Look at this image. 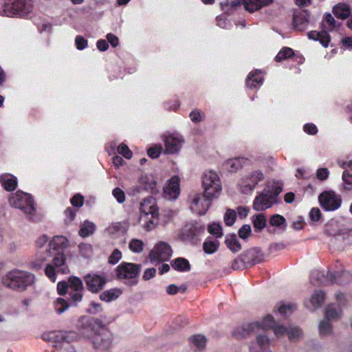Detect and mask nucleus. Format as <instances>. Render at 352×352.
<instances>
[{
    "instance_id": "1",
    "label": "nucleus",
    "mask_w": 352,
    "mask_h": 352,
    "mask_svg": "<svg viewBox=\"0 0 352 352\" xmlns=\"http://www.w3.org/2000/svg\"><path fill=\"white\" fill-rule=\"evenodd\" d=\"M68 246V240L63 236H56L47 244L45 253L40 251L35 261L31 263L32 267L38 270L42 264L50 257H53L52 265L56 267L57 272L67 274L69 268L65 263L66 257L64 250Z\"/></svg>"
},
{
    "instance_id": "2",
    "label": "nucleus",
    "mask_w": 352,
    "mask_h": 352,
    "mask_svg": "<svg viewBox=\"0 0 352 352\" xmlns=\"http://www.w3.org/2000/svg\"><path fill=\"white\" fill-rule=\"evenodd\" d=\"M35 280V276L33 274L19 270H13L8 272L3 278V284L16 291H24L28 287L32 285Z\"/></svg>"
},
{
    "instance_id": "3",
    "label": "nucleus",
    "mask_w": 352,
    "mask_h": 352,
    "mask_svg": "<svg viewBox=\"0 0 352 352\" xmlns=\"http://www.w3.org/2000/svg\"><path fill=\"white\" fill-rule=\"evenodd\" d=\"M351 280V274L346 271H336L325 276L322 272L315 270L311 272L310 276V280L314 285H325L328 283L344 285L349 283Z\"/></svg>"
},
{
    "instance_id": "4",
    "label": "nucleus",
    "mask_w": 352,
    "mask_h": 352,
    "mask_svg": "<svg viewBox=\"0 0 352 352\" xmlns=\"http://www.w3.org/2000/svg\"><path fill=\"white\" fill-rule=\"evenodd\" d=\"M141 265L132 263L122 262L115 270L117 279L127 285H135L138 282Z\"/></svg>"
},
{
    "instance_id": "5",
    "label": "nucleus",
    "mask_w": 352,
    "mask_h": 352,
    "mask_svg": "<svg viewBox=\"0 0 352 352\" xmlns=\"http://www.w3.org/2000/svg\"><path fill=\"white\" fill-rule=\"evenodd\" d=\"M244 330L246 333H243V337L251 332L256 333L255 341L252 342L250 345V352H272L269 350L270 338L265 332H261L263 329L258 322L248 324Z\"/></svg>"
},
{
    "instance_id": "6",
    "label": "nucleus",
    "mask_w": 352,
    "mask_h": 352,
    "mask_svg": "<svg viewBox=\"0 0 352 352\" xmlns=\"http://www.w3.org/2000/svg\"><path fill=\"white\" fill-rule=\"evenodd\" d=\"M2 13L8 16H25L33 10L32 0H4Z\"/></svg>"
},
{
    "instance_id": "7",
    "label": "nucleus",
    "mask_w": 352,
    "mask_h": 352,
    "mask_svg": "<svg viewBox=\"0 0 352 352\" xmlns=\"http://www.w3.org/2000/svg\"><path fill=\"white\" fill-rule=\"evenodd\" d=\"M9 202L11 206L19 209L25 214L30 216V219L35 212L34 201L28 193L17 191L10 196Z\"/></svg>"
},
{
    "instance_id": "8",
    "label": "nucleus",
    "mask_w": 352,
    "mask_h": 352,
    "mask_svg": "<svg viewBox=\"0 0 352 352\" xmlns=\"http://www.w3.org/2000/svg\"><path fill=\"white\" fill-rule=\"evenodd\" d=\"M164 145V153L173 155L179 153L184 144V137L177 132H165L161 135Z\"/></svg>"
},
{
    "instance_id": "9",
    "label": "nucleus",
    "mask_w": 352,
    "mask_h": 352,
    "mask_svg": "<svg viewBox=\"0 0 352 352\" xmlns=\"http://www.w3.org/2000/svg\"><path fill=\"white\" fill-rule=\"evenodd\" d=\"M204 192L209 197H217L221 190V185L218 175L212 170L206 172L202 176Z\"/></svg>"
},
{
    "instance_id": "10",
    "label": "nucleus",
    "mask_w": 352,
    "mask_h": 352,
    "mask_svg": "<svg viewBox=\"0 0 352 352\" xmlns=\"http://www.w3.org/2000/svg\"><path fill=\"white\" fill-rule=\"evenodd\" d=\"M265 175L260 170H252L246 174L241 180L239 186L244 194H250L259 182L263 181Z\"/></svg>"
},
{
    "instance_id": "11",
    "label": "nucleus",
    "mask_w": 352,
    "mask_h": 352,
    "mask_svg": "<svg viewBox=\"0 0 352 352\" xmlns=\"http://www.w3.org/2000/svg\"><path fill=\"white\" fill-rule=\"evenodd\" d=\"M215 197H209L206 193H195L191 196L190 208L191 210L199 215H204L210 208Z\"/></svg>"
},
{
    "instance_id": "12",
    "label": "nucleus",
    "mask_w": 352,
    "mask_h": 352,
    "mask_svg": "<svg viewBox=\"0 0 352 352\" xmlns=\"http://www.w3.org/2000/svg\"><path fill=\"white\" fill-rule=\"evenodd\" d=\"M172 249L169 244L164 241H160L155 244L149 253L151 261H166L172 256Z\"/></svg>"
},
{
    "instance_id": "13",
    "label": "nucleus",
    "mask_w": 352,
    "mask_h": 352,
    "mask_svg": "<svg viewBox=\"0 0 352 352\" xmlns=\"http://www.w3.org/2000/svg\"><path fill=\"white\" fill-rule=\"evenodd\" d=\"M205 231V227L198 222L186 223L181 230L180 235L182 240H197Z\"/></svg>"
},
{
    "instance_id": "14",
    "label": "nucleus",
    "mask_w": 352,
    "mask_h": 352,
    "mask_svg": "<svg viewBox=\"0 0 352 352\" xmlns=\"http://www.w3.org/2000/svg\"><path fill=\"white\" fill-rule=\"evenodd\" d=\"M319 202L321 206L327 211L337 210L342 204L340 196L333 191H327L319 196Z\"/></svg>"
},
{
    "instance_id": "15",
    "label": "nucleus",
    "mask_w": 352,
    "mask_h": 352,
    "mask_svg": "<svg viewBox=\"0 0 352 352\" xmlns=\"http://www.w3.org/2000/svg\"><path fill=\"white\" fill-rule=\"evenodd\" d=\"M87 289L92 293H98L106 284V278L95 273H89L83 277Z\"/></svg>"
},
{
    "instance_id": "16",
    "label": "nucleus",
    "mask_w": 352,
    "mask_h": 352,
    "mask_svg": "<svg viewBox=\"0 0 352 352\" xmlns=\"http://www.w3.org/2000/svg\"><path fill=\"white\" fill-rule=\"evenodd\" d=\"M74 332L52 331L45 334L43 338L54 344L55 349L63 344L64 342H69L74 336Z\"/></svg>"
},
{
    "instance_id": "17",
    "label": "nucleus",
    "mask_w": 352,
    "mask_h": 352,
    "mask_svg": "<svg viewBox=\"0 0 352 352\" xmlns=\"http://www.w3.org/2000/svg\"><path fill=\"white\" fill-rule=\"evenodd\" d=\"M180 179L178 176L172 177L164 187L163 196L168 200L177 199L180 194Z\"/></svg>"
},
{
    "instance_id": "18",
    "label": "nucleus",
    "mask_w": 352,
    "mask_h": 352,
    "mask_svg": "<svg viewBox=\"0 0 352 352\" xmlns=\"http://www.w3.org/2000/svg\"><path fill=\"white\" fill-rule=\"evenodd\" d=\"M274 201L273 195L268 191H263L255 197L252 207L256 211H263L272 207Z\"/></svg>"
},
{
    "instance_id": "19",
    "label": "nucleus",
    "mask_w": 352,
    "mask_h": 352,
    "mask_svg": "<svg viewBox=\"0 0 352 352\" xmlns=\"http://www.w3.org/2000/svg\"><path fill=\"white\" fill-rule=\"evenodd\" d=\"M94 346L96 349L105 350L109 349L112 342L111 335L107 331L100 333H94L91 338Z\"/></svg>"
},
{
    "instance_id": "20",
    "label": "nucleus",
    "mask_w": 352,
    "mask_h": 352,
    "mask_svg": "<svg viewBox=\"0 0 352 352\" xmlns=\"http://www.w3.org/2000/svg\"><path fill=\"white\" fill-rule=\"evenodd\" d=\"M140 212L145 217L148 215L154 218L159 217L158 208L155 199L152 197H148L143 200L140 204Z\"/></svg>"
},
{
    "instance_id": "21",
    "label": "nucleus",
    "mask_w": 352,
    "mask_h": 352,
    "mask_svg": "<svg viewBox=\"0 0 352 352\" xmlns=\"http://www.w3.org/2000/svg\"><path fill=\"white\" fill-rule=\"evenodd\" d=\"M129 223L126 221L114 222L110 224L106 229L108 234L113 237L124 235L128 230Z\"/></svg>"
},
{
    "instance_id": "22",
    "label": "nucleus",
    "mask_w": 352,
    "mask_h": 352,
    "mask_svg": "<svg viewBox=\"0 0 352 352\" xmlns=\"http://www.w3.org/2000/svg\"><path fill=\"white\" fill-rule=\"evenodd\" d=\"M273 1L274 0H243V8L246 11L253 13L269 6Z\"/></svg>"
},
{
    "instance_id": "23",
    "label": "nucleus",
    "mask_w": 352,
    "mask_h": 352,
    "mask_svg": "<svg viewBox=\"0 0 352 352\" xmlns=\"http://www.w3.org/2000/svg\"><path fill=\"white\" fill-rule=\"evenodd\" d=\"M309 23V15L306 11H302L294 17L293 26L298 31L305 30Z\"/></svg>"
},
{
    "instance_id": "24",
    "label": "nucleus",
    "mask_w": 352,
    "mask_h": 352,
    "mask_svg": "<svg viewBox=\"0 0 352 352\" xmlns=\"http://www.w3.org/2000/svg\"><path fill=\"white\" fill-rule=\"evenodd\" d=\"M263 260V254L258 249H252L247 251L243 258V262H247L252 265L261 263Z\"/></svg>"
},
{
    "instance_id": "25",
    "label": "nucleus",
    "mask_w": 352,
    "mask_h": 352,
    "mask_svg": "<svg viewBox=\"0 0 352 352\" xmlns=\"http://www.w3.org/2000/svg\"><path fill=\"white\" fill-rule=\"evenodd\" d=\"M0 183L6 190L12 191L17 186V179L11 174L4 173L0 175Z\"/></svg>"
},
{
    "instance_id": "26",
    "label": "nucleus",
    "mask_w": 352,
    "mask_h": 352,
    "mask_svg": "<svg viewBox=\"0 0 352 352\" xmlns=\"http://www.w3.org/2000/svg\"><path fill=\"white\" fill-rule=\"evenodd\" d=\"M342 316V310L339 305H330L325 309L324 318L331 322H336Z\"/></svg>"
},
{
    "instance_id": "27",
    "label": "nucleus",
    "mask_w": 352,
    "mask_h": 352,
    "mask_svg": "<svg viewBox=\"0 0 352 352\" xmlns=\"http://www.w3.org/2000/svg\"><path fill=\"white\" fill-rule=\"evenodd\" d=\"M263 81V75L262 72L258 70H255L249 74L246 80V85L250 88H256L262 85Z\"/></svg>"
},
{
    "instance_id": "28",
    "label": "nucleus",
    "mask_w": 352,
    "mask_h": 352,
    "mask_svg": "<svg viewBox=\"0 0 352 352\" xmlns=\"http://www.w3.org/2000/svg\"><path fill=\"white\" fill-rule=\"evenodd\" d=\"M78 327L82 335L85 337H89L90 333L93 331L91 320L86 316H82L80 318Z\"/></svg>"
},
{
    "instance_id": "29",
    "label": "nucleus",
    "mask_w": 352,
    "mask_h": 352,
    "mask_svg": "<svg viewBox=\"0 0 352 352\" xmlns=\"http://www.w3.org/2000/svg\"><path fill=\"white\" fill-rule=\"evenodd\" d=\"M331 322L323 318L318 324L319 334L322 338L329 337L333 334Z\"/></svg>"
},
{
    "instance_id": "30",
    "label": "nucleus",
    "mask_w": 352,
    "mask_h": 352,
    "mask_svg": "<svg viewBox=\"0 0 352 352\" xmlns=\"http://www.w3.org/2000/svg\"><path fill=\"white\" fill-rule=\"evenodd\" d=\"M308 36L311 39L318 40L322 45L327 47L330 41V36L327 32H318L316 31H311L308 34Z\"/></svg>"
},
{
    "instance_id": "31",
    "label": "nucleus",
    "mask_w": 352,
    "mask_h": 352,
    "mask_svg": "<svg viewBox=\"0 0 352 352\" xmlns=\"http://www.w3.org/2000/svg\"><path fill=\"white\" fill-rule=\"evenodd\" d=\"M171 265L173 269L182 272H189L191 268L189 261L182 257L174 259Z\"/></svg>"
},
{
    "instance_id": "32",
    "label": "nucleus",
    "mask_w": 352,
    "mask_h": 352,
    "mask_svg": "<svg viewBox=\"0 0 352 352\" xmlns=\"http://www.w3.org/2000/svg\"><path fill=\"white\" fill-rule=\"evenodd\" d=\"M287 336L291 342H298L303 338L304 333L302 330L294 325H289L287 330Z\"/></svg>"
},
{
    "instance_id": "33",
    "label": "nucleus",
    "mask_w": 352,
    "mask_h": 352,
    "mask_svg": "<svg viewBox=\"0 0 352 352\" xmlns=\"http://www.w3.org/2000/svg\"><path fill=\"white\" fill-rule=\"evenodd\" d=\"M95 230L96 225L93 222L86 220L81 223L78 233L81 237L85 238L94 234Z\"/></svg>"
},
{
    "instance_id": "34",
    "label": "nucleus",
    "mask_w": 352,
    "mask_h": 352,
    "mask_svg": "<svg viewBox=\"0 0 352 352\" xmlns=\"http://www.w3.org/2000/svg\"><path fill=\"white\" fill-rule=\"evenodd\" d=\"M246 160H247L243 157L230 159L226 162V165L230 171L234 172L241 168Z\"/></svg>"
},
{
    "instance_id": "35",
    "label": "nucleus",
    "mask_w": 352,
    "mask_h": 352,
    "mask_svg": "<svg viewBox=\"0 0 352 352\" xmlns=\"http://www.w3.org/2000/svg\"><path fill=\"white\" fill-rule=\"evenodd\" d=\"M69 292L84 291L85 288L82 280L77 276H70L68 278Z\"/></svg>"
},
{
    "instance_id": "36",
    "label": "nucleus",
    "mask_w": 352,
    "mask_h": 352,
    "mask_svg": "<svg viewBox=\"0 0 352 352\" xmlns=\"http://www.w3.org/2000/svg\"><path fill=\"white\" fill-rule=\"evenodd\" d=\"M333 14L342 19H346L350 15V10L346 4H338L333 8Z\"/></svg>"
},
{
    "instance_id": "37",
    "label": "nucleus",
    "mask_w": 352,
    "mask_h": 352,
    "mask_svg": "<svg viewBox=\"0 0 352 352\" xmlns=\"http://www.w3.org/2000/svg\"><path fill=\"white\" fill-rule=\"evenodd\" d=\"M121 292L119 289H111L103 292L100 295V298L105 302H111L118 298Z\"/></svg>"
},
{
    "instance_id": "38",
    "label": "nucleus",
    "mask_w": 352,
    "mask_h": 352,
    "mask_svg": "<svg viewBox=\"0 0 352 352\" xmlns=\"http://www.w3.org/2000/svg\"><path fill=\"white\" fill-rule=\"evenodd\" d=\"M255 231H261L266 226L267 220L263 214H258L252 217Z\"/></svg>"
},
{
    "instance_id": "39",
    "label": "nucleus",
    "mask_w": 352,
    "mask_h": 352,
    "mask_svg": "<svg viewBox=\"0 0 352 352\" xmlns=\"http://www.w3.org/2000/svg\"><path fill=\"white\" fill-rule=\"evenodd\" d=\"M225 242L228 248L232 252H237L241 249V244L238 241L235 235L227 236Z\"/></svg>"
},
{
    "instance_id": "40",
    "label": "nucleus",
    "mask_w": 352,
    "mask_h": 352,
    "mask_svg": "<svg viewBox=\"0 0 352 352\" xmlns=\"http://www.w3.org/2000/svg\"><path fill=\"white\" fill-rule=\"evenodd\" d=\"M324 300V294L322 291H316L310 298V302L314 309L321 306Z\"/></svg>"
},
{
    "instance_id": "41",
    "label": "nucleus",
    "mask_w": 352,
    "mask_h": 352,
    "mask_svg": "<svg viewBox=\"0 0 352 352\" xmlns=\"http://www.w3.org/2000/svg\"><path fill=\"white\" fill-rule=\"evenodd\" d=\"M219 247V242L217 240H206L203 244V248L206 253L213 254Z\"/></svg>"
},
{
    "instance_id": "42",
    "label": "nucleus",
    "mask_w": 352,
    "mask_h": 352,
    "mask_svg": "<svg viewBox=\"0 0 352 352\" xmlns=\"http://www.w3.org/2000/svg\"><path fill=\"white\" fill-rule=\"evenodd\" d=\"M55 311L60 314L65 312L69 308V304L66 300L62 298H58L54 302Z\"/></svg>"
},
{
    "instance_id": "43",
    "label": "nucleus",
    "mask_w": 352,
    "mask_h": 352,
    "mask_svg": "<svg viewBox=\"0 0 352 352\" xmlns=\"http://www.w3.org/2000/svg\"><path fill=\"white\" fill-rule=\"evenodd\" d=\"M323 25L328 30H333L338 28L340 24L336 23L331 14H326L324 17Z\"/></svg>"
},
{
    "instance_id": "44",
    "label": "nucleus",
    "mask_w": 352,
    "mask_h": 352,
    "mask_svg": "<svg viewBox=\"0 0 352 352\" xmlns=\"http://www.w3.org/2000/svg\"><path fill=\"white\" fill-rule=\"evenodd\" d=\"M129 248L134 253H140L143 250L144 243L140 239H133L129 242Z\"/></svg>"
},
{
    "instance_id": "45",
    "label": "nucleus",
    "mask_w": 352,
    "mask_h": 352,
    "mask_svg": "<svg viewBox=\"0 0 352 352\" xmlns=\"http://www.w3.org/2000/svg\"><path fill=\"white\" fill-rule=\"evenodd\" d=\"M270 223L272 226L281 227L286 226V219L280 214H274L270 219Z\"/></svg>"
},
{
    "instance_id": "46",
    "label": "nucleus",
    "mask_w": 352,
    "mask_h": 352,
    "mask_svg": "<svg viewBox=\"0 0 352 352\" xmlns=\"http://www.w3.org/2000/svg\"><path fill=\"white\" fill-rule=\"evenodd\" d=\"M163 151V147L161 144H155L147 150L148 155L152 159H156L160 157Z\"/></svg>"
},
{
    "instance_id": "47",
    "label": "nucleus",
    "mask_w": 352,
    "mask_h": 352,
    "mask_svg": "<svg viewBox=\"0 0 352 352\" xmlns=\"http://www.w3.org/2000/svg\"><path fill=\"white\" fill-rule=\"evenodd\" d=\"M293 54V50L291 48L284 47L278 53L275 60L277 62H280L285 59L290 58Z\"/></svg>"
},
{
    "instance_id": "48",
    "label": "nucleus",
    "mask_w": 352,
    "mask_h": 352,
    "mask_svg": "<svg viewBox=\"0 0 352 352\" xmlns=\"http://www.w3.org/2000/svg\"><path fill=\"white\" fill-rule=\"evenodd\" d=\"M236 220V212L234 210H227L224 215V221L226 226H231Z\"/></svg>"
},
{
    "instance_id": "49",
    "label": "nucleus",
    "mask_w": 352,
    "mask_h": 352,
    "mask_svg": "<svg viewBox=\"0 0 352 352\" xmlns=\"http://www.w3.org/2000/svg\"><path fill=\"white\" fill-rule=\"evenodd\" d=\"M80 254L85 258H89L92 254V247L87 243H80L78 245Z\"/></svg>"
},
{
    "instance_id": "50",
    "label": "nucleus",
    "mask_w": 352,
    "mask_h": 352,
    "mask_svg": "<svg viewBox=\"0 0 352 352\" xmlns=\"http://www.w3.org/2000/svg\"><path fill=\"white\" fill-rule=\"evenodd\" d=\"M118 152L122 155L126 159H131L132 157L133 153L132 151L129 149L128 146L124 143H121L118 146Z\"/></svg>"
},
{
    "instance_id": "51",
    "label": "nucleus",
    "mask_w": 352,
    "mask_h": 352,
    "mask_svg": "<svg viewBox=\"0 0 352 352\" xmlns=\"http://www.w3.org/2000/svg\"><path fill=\"white\" fill-rule=\"evenodd\" d=\"M191 340L194 345L200 349L204 348L206 342V338L202 335H196L192 337Z\"/></svg>"
},
{
    "instance_id": "52",
    "label": "nucleus",
    "mask_w": 352,
    "mask_h": 352,
    "mask_svg": "<svg viewBox=\"0 0 352 352\" xmlns=\"http://www.w3.org/2000/svg\"><path fill=\"white\" fill-rule=\"evenodd\" d=\"M56 269L52 264H47L45 269V273L46 276L52 282H55L56 280Z\"/></svg>"
},
{
    "instance_id": "53",
    "label": "nucleus",
    "mask_w": 352,
    "mask_h": 352,
    "mask_svg": "<svg viewBox=\"0 0 352 352\" xmlns=\"http://www.w3.org/2000/svg\"><path fill=\"white\" fill-rule=\"evenodd\" d=\"M272 329H273L274 333L277 338H280L285 334H287L288 327L283 325L276 324L275 325H272Z\"/></svg>"
},
{
    "instance_id": "54",
    "label": "nucleus",
    "mask_w": 352,
    "mask_h": 352,
    "mask_svg": "<svg viewBox=\"0 0 352 352\" xmlns=\"http://www.w3.org/2000/svg\"><path fill=\"white\" fill-rule=\"evenodd\" d=\"M208 232L216 237H220L222 236V228L221 226L218 223H212L208 226Z\"/></svg>"
},
{
    "instance_id": "55",
    "label": "nucleus",
    "mask_w": 352,
    "mask_h": 352,
    "mask_svg": "<svg viewBox=\"0 0 352 352\" xmlns=\"http://www.w3.org/2000/svg\"><path fill=\"white\" fill-rule=\"evenodd\" d=\"M47 241H48V238L46 235H42L37 239V240L36 241V245L39 250L38 251L36 256L38 254L40 251L45 253L46 249L43 250V248L47 243Z\"/></svg>"
},
{
    "instance_id": "56",
    "label": "nucleus",
    "mask_w": 352,
    "mask_h": 352,
    "mask_svg": "<svg viewBox=\"0 0 352 352\" xmlns=\"http://www.w3.org/2000/svg\"><path fill=\"white\" fill-rule=\"evenodd\" d=\"M189 117L195 123H199L205 118L204 111H190Z\"/></svg>"
},
{
    "instance_id": "57",
    "label": "nucleus",
    "mask_w": 352,
    "mask_h": 352,
    "mask_svg": "<svg viewBox=\"0 0 352 352\" xmlns=\"http://www.w3.org/2000/svg\"><path fill=\"white\" fill-rule=\"evenodd\" d=\"M158 217H155V218H154L151 217V219L146 220L144 224V229L146 231H151L153 230L158 224Z\"/></svg>"
},
{
    "instance_id": "58",
    "label": "nucleus",
    "mask_w": 352,
    "mask_h": 352,
    "mask_svg": "<svg viewBox=\"0 0 352 352\" xmlns=\"http://www.w3.org/2000/svg\"><path fill=\"white\" fill-rule=\"evenodd\" d=\"M87 41L82 36H77L75 38V45L78 50H82L87 47Z\"/></svg>"
},
{
    "instance_id": "59",
    "label": "nucleus",
    "mask_w": 352,
    "mask_h": 352,
    "mask_svg": "<svg viewBox=\"0 0 352 352\" xmlns=\"http://www.w3.org/2000/svg\"><path fill=\"white\" fill-rule=\"evenodd\" d=\"M342 236L344 243L346 244L352 243V228L348 230L347 231H342L341 233H339L337 236V238Z\"/></svg>"
},
{
    "instance_id": "60",
    "label": "nucleus",
    "mask_w": 352,
    "mask_h": 352,
    "mask_svg": "<svg viewBox=\"0 0 352 352\" xmlns=\"http://www.w3.org/2000/svg\"><path fill=\"white\" fill-rule=\"evenodd\" d=\"M84 291L69 292V295L72 301L78 303L82 301Z\"/></svg>"
},
{
    "instance_id": "61",
    "label": "nucleus",
    "mask_w": 352,
    "mask_h": 352,
    "mask_svg": "<svg viewBox=\"0 0 352 352\" xmlns=\"http://www.w3.org/2000/svg\"><path fill=\"white\" fill-rule=\"evenodd\" d=\"M113 197L116 199L118 203L122 204L125 201L124 192L120 188H116L113 192Z\"/></svg>"
},
{
    "instance_id": "62",
    "label": "nucleus",
    "mask_w": 352,
    "mask_h": 352,
    "mask_svg": "<svg viewBox=\"0 0 352 352\" xmlns=\"http://www.w3.org/2000/svg\"><path fill=\"white\" fill-rule=\"evenodd\" d=\"M122 258V253L118 249H115L109 257V263L111 264L117 263Z\"/></svg>"
},
{
    "instance_id": "63",
    "label": "nucleus",
    "mask_w": 352,
    "mask_h": 352,
    "mask_svg": "<svg viewBox=\"0 0 352 352\" xmlns=\"http://www.w3.org/2000/svg\"><path fill=\"white\" fill-rule=\"evenodd\" d=\"M54 352H76L69 342H64L61 346L57 347Z\"/></svg>"
},
{
    "instance_id": "64",
    "label": "nucleus",
    "mask_w": 352,
    "mask_h": 352,
    "mask_svg": "<svg viewBox=\"0 0 352 352\" xmlns=\"http://www.w3.org/2000/svg\"><path fill=\"white\" fill-rule=\"evenodd\" d=\"M251 233V227L250 225L243 226L239 230V236L240 238L245 239Z\"/></svg>"
}]
</instances>
